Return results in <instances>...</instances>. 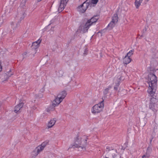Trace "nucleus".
Returning <instances> with one entry per match:
<instances>
[{
  "label": "nucleus",
  "mask_w": 158,
  "mask_h": 158,
  "mask_svg": "<svg viewBox=\"0 0 158 158\" xmlns=\"http://www.w3.org/2000/svg\"><path fill=\"white\" fill-rule=\"evenodd\" d=\"M149 87L147 90L148 94V98L150 100L149 103L156 104L158 102V98L156 95L155 92L157 88V77L153 73L148 75Z\"/></svg>",
  "instance_id": "obj_1"
},
{
  "label": "nucleus",
  "mask_w": 158,
  "mask_h": 158,
  "mask_svg": "<svg viewBox=\"0 0 158 158\" xmlns=\"http://www.w3.org/2000/svg\"><path fill=\"white\" fill-rule=\"evenodd\" d=\"M87 140V139H85V144L83 145L81 144L82 142V141H81V138H79L78 137H77L76 138V139H75L74 143L73 144L71 145L69 148H80L81 151H84L86 150L85 146L86 145Z\"/></svg>",
  "instance_id": "obj_2"
},
{
  "label": "nucleus",
  "mask_w": 158,
  "mask_h": 158,
  "mask_svg": "<svg viewBox=\"0 0 158 158\" xmlns=\"http://www.w3.org/2000/svg\"><path fill=\"white\" fill-rule=\"evenodd\" d=\"M25 16V13L23 12L19 13L17 14L15 19L18 21H12L11 23L12 28L13 30H15L19 25V23L23 19Z\"/></svg>",
  "instance_id": "obj_3"
},
{
  "label": "nucleus",
  "mask_w": 158,
  "mask_h": 158,
  "mask_svg": "<svg viewBox=\"0 0 158 158\" xmlns=\"http://www.w3.org/2000/svg\"><path fill=\"white\" fill-rule=\"evenodd\" d=\"M104 100L94 106L91 109V111L95 115L100 113L102 110L104 108Z\"/></svg>",
  "instance_id": "obj_4"
},
{
  "label": "nucleus",
  "mask_w": 158,
  "mask_h": 158,
  "mask_svg": "<svg viewBox=\"0 0 158 158\" xmlns=\"http://www.w3.org/2000/svg\"><path fill=\"white\" fill-rule=\"evenodd\" d=\"M90 0H86L82 4L78 6L77 10L81 13H84L90 4Z\"/></svg>",
  "instance_id": "obj_5"
},
{
  "label": "nucleus",
  "mask_w": 158,
  "mask_h": 158,
  "mask_svg": "<svg viewBox=\"0 0 158 158\" xmlns=\"http://www.w3.org/2000/svg\"><path fill=\"white\" fill-rule=\"evenodd\" d=\"M48 143V141H45L43 142L40 145H39L36 147L35 149L37 151L36 155H37L41 152L43 150L44 148L46 146Z\"/></svg>",
  "instance_id": "obj_6"
},
{
  "label": "nucleus",
  "mask_w": 158,
  "mask_h": 158,
  "mask_svg": "<svg viewBox=\"0 0 158 158\" xmlns=\"http://www.w3.org/2000/svg\"><path fill=\"white\" fill-rule=\"evenodd\" d=\"M69 0H61L60 5L58 8V11L61 12L64 10L66 6L67 3Z\"/></svg>",
  "instance_id": "obj_7"
},
{
  "label": "nucleus",
  "mask_w": 158,
  "mask_h": 158,
  "mask_svg": "<svg viewBox=\"0 0 158 158\" xmlns=\"http://www.w3.org/2000/svg\"><path fill=\"white\" fill-rule=\"evenodd\" d=\"M91 26H92L91 24L87 21L83 26H81L82 31L84 33L87 32L88 30Z\"/></svg>",
  "instance_id": "obj_8"
},
{
  "label": "nucleus",
  "mask_w": 158,
  "mask_h": 158,
  "mask_svg": "<svg viewBox=\"0 0 158 158\" xmlns=\"http://www.w3.org/2000/svg\"><path fill=\"white\" fill-rule=\"evenodd\" d=\"M117 154H118V153L117 152V150L114 149L112 151H110L108 155L109 157H112V158H116Z\"/></svg>",
  "instance_id": "obj_9"
},
{
  "label": "nucleus",
  "mask_w": 158,
  "mask_h": 158,
  "mask_svg": "<svg viewBox=\"0 0 158 158\" xmlns=\"http://www.w3.org/2000/svg\"><path fill=\"white\" fill-rule=\"evenodd\" d=\"M62 101V100L59 98L57 96L52 102V106H53V107H55L57 106Z\"/></svg>",
  "instance_id": "obj_10"
},
{
  "label": "nucleus",
  "mask_w": 158,
  "mask_h": 158,
  "mask_svg": "<svg viewBox=\"0 0 158 158\" xmlns=\"http://www.w3.org/2000/svg\"><path fill=\"white\" fill-rule=\"evenodd\" d=\"M56 122L55 118H53L50 120L47 124V128L48 129L52 127L55 124Z\"/></svg>",
  "instance_id": "obj_11"
},
{
  "label": "nucleus",
  "mask_w": 158,
  "mask_h": 158,
  "mask_svg": "<svg viewBox=\"0 0 158 158\" xmlns=\"http://www.w3.org/2000/svg\"><path fill=\"white\" fill-rule=\"evenodd\" d=\"M23 104L22 102L19 103L15 107L14 112L16 113H19L20 112V110L23 107Z\"/></svg>",
  "instance_id": "obj_12"
},
{
  "label": "nucleus",
  "mask_w": 158,
  "mask_h": 158,
  "mask_svg": "<svg viewBox=\"0 0 158 158\" xmlns=\"http://www.w3.org/2000/svg\"><path fill=\"white\" fill-rule=\"evenodd\" d=\"M41 42V40L39 39L37 41L33 42L31 46L32 48L34 49L37 48L39 47Z\"/></svg>",
  "instance_id": "obj_13"
},
{
  "label": "nucleus",
  "mask_w": 158,
  "mask_h": 158,
  "mask_svg": "<svg viewBox=\"0 0 158 158\" xmlns=\"http://www.w3.org/2000/svg\"><path fill=\"white\" fill-rule=\"evenodd\" d=\"M67 95V93L65 91H63L60 92L58 95L57 96L58 98L61 99L63 101L64 98Z\"/></svg>",
  "instance_id": "obj_14"
},
{
  "label": "nucleus",
  "mask_w": 158,
  "mask_h": 158,
  "mask_svg": "<svg viewBox=\"0 0 158 158\" xmlns=\"http://www.w3.org/2000/svg\"><path fill=\"white\" fill-rule=\"evenodd\" d=\"M156 104L149 103V109L152 110L154 112V114H156L157 111L155 105Z\"/></svg>",
  "instance_id": "obj_15"
},
{
  "label": "nucleus",
  "mask_w": 158,
  "mask_h": 158,
  "mask_svg": "<svg viewBox=\"0 0 158 158\" xmlns=\"http://www.w3.org/2000/svg\"><path fill=\"white\" fill-rule=\"evenodd\" d=\"M98 19V17H97V16H95L92 18L91 19L88 20L87 21L89 22V23L91 24V25H92L94 23L97 21Z\"/></svg>",
  "instance_id": "obj_16"
},
{
  "label": "nucleus",
  "mask_w": 158,
  "mask_h": 158,
  "mask_svg": "<svg viewBox=\"0 0 158 158\" xmlns=\"http://www.w3.org/2000/svg\"><path fill=\"white\" fill-rule=\"evenodd\" d=\"M131 58L126 55L123 60V63L127 64L131 62Z\"/></svg>",
  "instance_id": "obj_17"
},
{
  "label": "nucleus",
  "mask_w": 158,
  "mask_h": 158,
  "mask_svg": "<svg viewBox=\"0 0 158 158\" xmlns=\"http://www.w3.org/2000/svg\"><path fill=\"white\" fill-rule=\"evenodd\" d=\"M111 88V86L110 85H109L107 88H106L104 90L103 93L105 97L106 96V95L109 93V90Z\"/></svg>",
  "instance_id": "obj_18"
},
{
  "label": "nucleus",
  "mask_w": 158,
  "mask_h": 158,
  "mask_svg": "<svg viewBox=\"0 0 158 158\" xmlns=\"http://www.w3.org/2000/svg\"><path fill=\"white\" fill-rule=\"evenodd\" d=\"M143 0H135V6L137 9H138L142 2Z\"/></svg>",
  "instance_id": "obj_19"
},
{
  "label": "nucleus",
  "mask_w": 158,
  "mask_h": 158,
  "mask_svg": "<svg viewBox=\"0 0 158 158\" xmlns=\"http://www.w3.org/2000/svg\"><path fill=\"white\" fill-rule=\"evenodd\" d=\"M114 149L112 147L108 146L106 147V151L107 152V154H108L110 151H112L113 150H114Z\"/></svg>",
  "instance_id": "obj_20"
},
{
  "label": "nucleus",
  "mask_w": 158,
  "mask_h": 158,
  "mask_svg": "<svg viewBox=\"0 0 158 158\" xmlns=\"http://www.w3.org/2000/svg\"><path fill=\"white\" fill-rule=\"evenodd\" d=\"M118 16L117 14H114L112 18V21L115 23H117L118 21Z\"/></svg>",
  "instance_id": "obj_21"
},
{
  "label": "nucleus",
  "mask_w": 158,
  "mask_h": 158,
  "mask_svg": "<svg viewBox=\"0 0 158 158\" xmlns=\"http://www.w3.org/2000/svg\"><path fill=\"white\" fill-rule=\"evenodd\" d=\"M116 24V23L111 21L108 24L107 27H110L111 28H112L115 26Z\"/></svg>",
  "instance_id": "obj_22"
},
{
  "label": "nucleus",
  "mask_w": 158,
  "mask_h": 158,
  "mask_svg": "<svg viewBox=\"0 0 158 158\" xmlns=\"http://www.w3.org/2000/svg\"><path fill=\"white\" fill-rule=\"evenodd\" d=\"M152 150V147L151 145H149L148 147L147 148V153L150 154Z\"/></svg>",
  "instance_id": "obj_23"
},
{
  "label": "nucleus",
  "mask_w": 158,
  "mask_h": 158,
  "mask_svg": "<svg viewBox=\"0 0 158 158\" xmlns=\"http://www.w3.org/2000/svg\"><path fill=\"white\" fill-rule=\"evenodd\" d=\"M134 52V50H131L129 51V52L126 55L128 56L129 57H130L131 55L133 54Z\"/></svg>",
  "instance_id": "obj_24"
},
{
  "label": "nucleus",
  "mask_w": 158,
  "mask_h": 158,
  "mask_svg": "<svg viewBox=\"0 0 158 158\" xmlns=\"http://www.w3.org/2000/svg\"><path fill=\"white\" fill-rule=\"evenodd\" d=\"M53 106H50L49 108H47L46 109L47 112H50L51 111L54 110V108L52 107Z\"/></svg>",
  "instance_id": "obj_25"
},
{
  "label": "nucleus",
  "mask_w": 158,
  "mask_h": 158,
  "mask_svg": "<svg viewBox=\"0 0 158 158\" xmlns=\"http://www.w3.org/2000/svg\"><path fill=\"white\" fill-rule=\"evenodd\" d=\"M37 152V151L35 149L32 152L31 155L32 157H35L37 156L36 155Z\"/></svg>",
  "instance_id": "obj_26"
},
{
  "label": "nucleus",
  "mask_w": 158,
  "mask_h": 158,
  "mask_svg": "<svg viewBox=\"0 0 158 158\" xmlns=\"http://www.w3.org/2000/svg\"><path fill=\"white\" fill-rule=\"evenodd\" d=\"M63 72L62 70H60L59 71L58 74H57L59 77H61L63 76Z\"/></svg>",
  "instance_id": "obj_27"
},
{
  "label": "nucleus",
  "mask_w": 158,
  "mask_h": 158,
  "mask_svg": "<svg viewBox=\"0 0 158 158\" xmlns=\"http://www.w3.org/2000/svg\"><path fill=\"white\" fill-rule=\"evenodd\" d=\"M98 0H91L90 1V4H96L97 3Z\"/></svg>",
  "instance_id": "obj_28"
},
{
  "label": "nucleus",
  "mask_w": 158,
  "mask_h": 158,
  "mask_svg": "<svg viewBox=\"0 0 158 158\" xmlns=\"http://www.w3.org/2000/svg\"><path fill=\"white\" fill-rule=\"evenodd\" d=\"M11 72V70H10L8 72L6 73V74L7 75V77H10L12 75H13L12 73H10Z\"/></svg>",
  "instance_id": "obj_29"
},
{
  "label": "nucleus",
  "mask_w": 158,
  "mask_h": 158,
  "mask_svg": "<svg viewBox=\"0 0 158 158\" xmlns=\"http://www.w3.org/2000/svg\"><path fill=\"white\" fill-rule=\"evenodd\" d=\"M56 21V19H52V20L50 21V23L49 25H48V26H49V25H50L51 24H52L53 23L55 22Z\"/></svg>",
  "instance_id": "obj_30"
},
{
  "label": "nucleus",
  "mask_w": 158,
  "mask_h": 158,
  "mask_svg": "<svg viewBox=\"0 0 158 158\" xmlns=\"http://www.w3.org/2000/svg\"><path fill=\"white\" fill-rule=\"evenodd\" d=\"M120 82V80L119 79H118L117 82L115 83V84L117 86H118L119 85Z\"/></svg>",
  "instance_id": "obj_31"
},
{
  "label": "nucleus",
  "mask_w": 158,
  "mask_h": 158,
  "mask_svg": "<svg viewBox=\"0 0 158 158\" xmlns=\"http://www.w3.org/2000/svg\"><path fill=\"white\" fill-rule=\"evenodd\" d=\"M88 50L87 48H86L85 49V51H84V55H86L87 53H88Z\"/></svg>",
  "instance_id": "obj_32"
},
{
  "label": "nucleus",
  "mask_w": 158,
  "mask_h": 158,
  "mask_svg": "<svg viewBox=\"0 0 158 158\" xmlns=\"http://www.w3.org/2000/svg\"><path fill=\"white\" fill-rule=\"evenodd\" d=\"M148 156L146 155H143L142 156V158H148Z\"/></svg>",
  "instance_id": "obj_33"
},
{
  "label": "nucleus",
  "mask_w": 158,
  "mask_h": 158,
  "mask_svg": "<svg viewBox=\"0 0 158 158\" xmlns=\"http://www.w3.org/2000/svg\"><path fill=\"white\" fill-rule=\"evenodd\" d=\"M2 71V67L1 65V63L0 62V72Z\"/></svg>",
  "instance_id": "obj_34"
},
{
  "label": "nucleus",
  "mask_w": 158,
  "mask_h": 158,
  "mask_svg": "<svg viewBox=\"0 0 158 158\" xmlns=\"http://www.w3.org/2000/svg\"><path fill=\"white\" fill-rule=\"evenodd\" d=\"M118 86H117L116 85V86L114 87V90H117V89H118Z\"/></svg>",
  "instance_id": "obj_35"
},
{
  "label": "nucleus",
  "mask_w": 158,
  "mask_h": 158,
  "mask_svg": "<svg viewBox=\"0 0 158 158\" xmlns=\"http://www.w3.org/2000/svg\"><path fill=\"white\" fill-rule=\"evenodd\" d=\"M153 136H152V138L151 139H150V144H151V143H152V139H153Z\"/></svg>",
  "instance_id": "obj_36"
},
{
  "label": "nucleus",
  "mask_w": 158,
  "mask_h": 158,
  "mask_svg": "<svg viewBox=\"0 0 158 158\" xmlns=\"http://www.w3.org/2000/svg\"><path fill=\"white\" fill-rule=\"evenodd\" d=\"M38 97L40 98H41L42 97V95L40 94V95H39L38 96Z\"/></svg>",
  "instance_id": "obj_37"
},
{
  "label": "nucleus",
  "mask_w": 158,
  "mask_h": 158,
  "mask_svg": "<svg viewBox=\"0 0 158 158\" xmlns=\"http://www.w3.org/2000/svg\"><path fill=\"white\" fill-rule=\"evenodd\" d=\"M2 23V22L0 23V27L1 26V25Z\"/></svg>",
  "instance_id": "obj_38"
},
{
  "label": "nucleus",
  "mask_w": 158,
  "mask_h": 158,
  "mask_svg": "<svg viewBox=\"0 0 158 158\" xmlns=\"http://www.w3.org/2000/svg\"><path fill=\"white\" fill-rule=\"evenodd\" d=\"M154 51H152V52H154Z\"/></svg>",
  "instance_id": "obj_39"
},
{
  "label": "nucleus",
  "mask_w": 158,
  "mask_h": 158,
  "mask_svg": "<svg viewBox=\"0 0 158 158\" xmlns=\"http://www.w3.org/2000/svg\"><path fill=\"white\" fill-rule=\"evenodd\" d=\"M41 0H39L40 1Z\"/></svg>",
  "instance_id": "obj_40"
}]
</instances>
